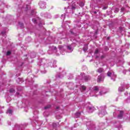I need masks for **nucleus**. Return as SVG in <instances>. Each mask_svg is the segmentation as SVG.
I'll return each mask as SVG.
<instances>
[{"instance_id": "11", "label": "nucleus", "mask_w": 130, "mask_h": 130, "mask_svg": "<svg viewBox=\"0 0 130 130\" xmlns=\"http://www.w3.org/2000/svg\"><path fill=\"white\" fill-rule=\"evenodd\" d=\"M83 50H84V51H87L88 50V47L86 46V47L83 48Z\"/></svg>"}, {"instance_id": "12", "label": "nucleus", "mask_w": 130, "mask_h": 130, "mask_svg": "<svg viewBox=\"0 0 130 130\" xmlns=\"http://www.w3.org/2000/svg\"><path fill=\"white\" fill-rule=\"evenodd\" d=\"M99 50H98V49H96L94 52V54H97L98 53H99Z\"/></svg>"}, {"instance_id": "3", "label": "nucleus", "mask_w": 130, "mask_h": 130, "mask_svg": "<svg viewBox=\"0 0 130 130\" xmlns=\"http://www.w3.org/2000/svg\"><path fill=\"white\" fill-rule=\"evenodd\" d=\"M75 117L78 118V117H80V115H81V113L80 112L76 113L75 114Z\"/></svg>"}, {"instance_id": "14", "label": "nucleus", "mask_w": 130, "mask_h": 130, "mask_svg": "<svg viewBox=\"0 0 130 130\" xmlns=\"http://www.w3.org/2000/svg\"><path fill=\"white\" fill-rule=\"evenodd\" d=\"M8 113L12 114V112H13V111L11 109L8 110Z\"/></svg>"}, {"instance_id": "6", "label": "nucleus", "mask_w": 130, "mask_h": 130, "mask_svg": "<svg viewBox=\"0 0 130 130\" xmlns=\"http://www.w3.org/2000/svg\"><path fill=\"white\" fill-rule=\"evenodd\" d=\"M10 93H14L15 92V89L14 88H11L9 90Z\"/></svg>"}, {"instance_id": "26", "label": "nucleus", "mask_w": 130, "mask_h": 130, "mask_svg": "<svg viewBox=\"0 0 130 130\" xmlns=\"http://www.w3.org/2000/svg\"><path fill=\"white\" fill-rule=\"evenodd\" d=\"M95 13V14H96V12H94Z\"/></svg>"}, {"instance_id": "25", "label": "nucleus", "mask_w": 130, "mask_h": 130, "mask_svg": "<svg viewBox=\"0 0 130 130\" xmlns=\"http://www.w3.org/2000/svg\"><path fill=\"white\" fill-rule=\"evenodd\" d=\"M97 57H98V56H96V58H97Z\"/></svg>"}, {"instance_id": "2", "label": "nucleus", "mask_w": 130, "mask_h": 130, "mask_svg": "<svg viewBox=\"0 0 130 130\" xmlns=\"http://www.w3.org/2000/svg\"><path fill=\"white\" fill-rule=\"evenodd\" d=\"M101 80H102V76L101 75H100L98 76V78L97 79V82L100 83V82H101Z\"/></svg>"}, {"instance_id": "7", "label": "nucleus", "mask_w": 130, "mask_h": 130, "mask_svg": "<svg viewBox=\"0 0 130 130\" xmlns=\"http://www.w3.org/2000/svg\"><path fill=\"white\" fill-rule=\"evenodd\" d=\"M50 107H51V106H50V105H48L47 106L45 107L44 109H48L50 108Z\"/></svg>"}, {"instance_id": "16", "label": "nucleus", "mask_w": 130, "mask_h": 130, "mask_svg": "<svg viewBox=\"0 0 130 130\" xmlns=\"http://www.w3.org/2000/svg\"><path fill=\"white\" fill-rule=\"evenodd\" d=\"M101 58H102V59H103V58H105V55H102Z\"/></svg>"}, {"instance_id": "9", "label": "nucleus", "mask_w": 130, "mask_h": 130, "mask_svg": "<svg viewBox=\"0 0 130 130\" xmlns=\"http://www.w3.org/2000/svg\"><path fill=\"white\" fill-rule=\"evenodd\" d=\"M81 88L82 89V90H83L84 91H85L86 88V86L85 85H82L81 86Z\"/></svg>"}, {"instance_id": "20", "label": "nucleus", "mask_w": 130, "mask_h": 130, "mask_svg": "<svg viewBox=\"0 0 130 130\" xmlns=\"http://www.w3.org/2000/svg\"><path fill=\"white\" fill-rule=\"evenodd\" d=\"M32 21H33L34 23H36V22H37V20L35 19H33Z\"/></svg>"}, {"instance_id": "15", "label": "nucleus", "mask_w": 130, "mask_h": 130, "mask_svg": "<svg viewBox=\"0 0 130 130\" xmlns=\"http://www.w3.org/2000/svg\"><path fill=\"white\" fill-rule=\"evenodd\" d=\"M11 51H7V55H10V54H11Z\"/></svg>"}, {"instance_id": "5", "label": "nucleus", "mask_w": 130, "mask_h": 130, "mask_svg": "<svg viewBox=\"0 0 130 130\" xmlns=\"http://www.w3.org/2000/svg\"><path fill=\"white\" fill-rule=\"evenodd\" d=\"M97 72H98V73H102V72H103V69H102V68H100V69H99L97 70Z\"/></svg>"}, {"instance_id": "13", "label": "nucleus", "mask_w": 130, "mask_h": 130, "mask_svg": "<svg viewBox=\"0 0 130 130\" xmlns=\"http://www.w3.org/2000/svg\"><path fill=\"white\" fill-rule=\"evenodd\" d=\"M118 12H119V9L116 8L115 10V13H118Z\"/></svg>"}, {"instance_id": "1", "label": "nucleus", "mask_w": 130, "mask_h": 130, "mask_svg": "<svg viewBox=\"0 0 130 130\" xmlns=\"http://www.w3.org/2000/svg\"><path fill=\"white\" fill-rule=\"evenodd\" d=\"M123 115V112L122 111H120V114L118 115V118H120V119H121V118H122Z\"/></svg>"}, {"instance_id": "18", "label": "nucleus", "mask_w": 130, "mask_h": 130, "mask_svg": "<svg viewBox=\"0 0 130 130\" xmlns=\"http://www.w3.org/2000/svg\"><path fill=\"white\" fill-rule=\"evenodd\" d=\"M123 11H124V8H121V12H123Z\"/></svg>"}, {"instance_id": "19", "label": "nucleus", "mask_w": 130, "mask_h": 130, "mask_svg": "<svg viewBox=\"0 0 130 130\" xmlns=\"http://www.w3.org/2000/svg\"><path fill=\"white\" fill-rule=\"evenodd\" d=\"M107 7L106 6H104V8H103V10H106V9H107Z\"/></svg>"}, {"instance_id": "4", "label": "nucleus", "mask_w": 130, "mask_h": 130, "mask_svg": "<svg viewBox=\"0 0 130 130\" xmlns=\"http://www.w3.org/2000/svg\"><path fill=\"white\" fill-rule=\"evenodd\" d=\"M93 90H94V91H99V88H98V86H94Z\"/></svg>"}, {"instance_id": "8", "label": "nucleus", "mask_w": 130, "mask_h": 130, "mask_svg": "<svg viewBox=\"0 0 130 130\" xmlns=\"http://www.w3.org/2000/svg\"><path fill=\"white\" fill-rule=\"evenodd\" d=\"M111 75H112V73L111 72H108V73H107L108 77H111Z\"/></svg>"}, {"instance_id": "23", "label": "nucleus", "mask_w": 130, "mask_h": 130, "mask_svg": "<svg viewBox=\"0 0 130 130\" xmlns=\"http://www.w3.org/2000/svg\"><path fill=\"white\" fill-rule=\"evenodd\" d=\"M89 109L91 110V107H89Z\"/></svg>"}, {"instance_id": "10", "label": "nucleus", "mask_w": 130, "mask_h": 130, "mask_svg": "<svg viewBox=\"0 0 130 130\" xmlns=\"http://www.w3.org/2000/svg\"><path fill=\"white\" fill-rule=\"evenodd\" d=\"M19 25H20L21 28H23V27H24V24H23L22 23L19 22Z\"/></svg>"}, {"instance_id": "21", "label": "nucleus", "mask_w": 130, "mask_h": 130, "mask_svg": "<svg viewBox=\"0 0 130 130\" xmlns=\"http://www.w3.org/2000/svg\"><path fill=\"white\" fill-rule=\"evenodd\" d=\"M1 33L2 34H6V32L5 31H2Z\"/></svg>"}, {"instance_id": "17", "label": "nucleus", "mask_w": 130, "mask_h": 130, "mask_svg": "<svg viewBox=\"0 0 130 130\" xmlns=\"http://www.w3.org/2000/svg\"><path fill=\"white\" fill-rule=\"evenodd\" d=\"M67 47L69 50H72V47H71L70 46H68Z\"/></svg>"}, {"instance_id": "24", "label": "nucleus", "mask_w": 130, "mask_h": 130, "mask_svg": "<svg viewBox=\"0 0 130 130\" xmlns=\"http://www.w3.org/2000/svg\"><path fill=\"white\" fill-rule=\"evenodd\" d=\"M83 6H84V4H83V5H82Z\"/></svg>"}, {"instance_id": "22", "label": "nucleus", "mask_w": 130, "mask_h": 130, "mask_svg": "<svg viewBox=\"0 0 130 130\" xmlns=\"http://www.w3.org/2000/svg\"><path fill=\"white\" fill-rule=\"evenodd\" d=\"M59 109V107H57L56 108V109Z\"/></svg>"}]
</instances>
